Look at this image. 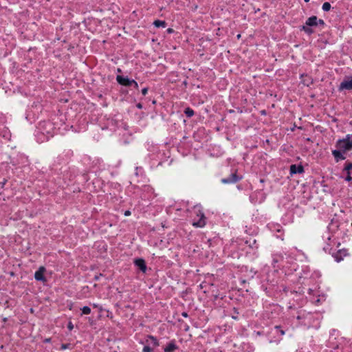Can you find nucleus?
Returning <instances> with one entry per match:
<instances>
[{
    "instance_id": "obj_30",
    "label": "nucleus",
    "mask_w": 352,
    "mask_h": 352,
    "mask_svg": "<svg viewBox=\"0 0 352 352\" xmlns=\"http://www.w3.org/2000/svg\"><path fill=\"white\" fill-rule=\"evenodd\" d=\"M275 329H279V326H276Z\"/></svg>"
},
{
    "instance_id": "obj_20",
    "label": "nucleus",
    "mask_w": 352,
    "mask_h": 352,
    "mask_svg": "<svg viewBox=\"0 0 352 352\" xmlns=\"http://www.w3.org/2000/svg\"><path fill=\"white\" fill-rule=\"evenodd\" d=\"M143 352H153V349L149 346H145L143 349Z\"/></svg>"
},
{
    "instance_id": "obj_16",
    "label": "nucleus",
    "mask_w": 352,
    "mask_h": 352,
    "mask_svg": "<svg viewBox=\"0 0 352 352\" xmlns=\"http://www.w3.org/2000/svg\"><path fill=\"white\" fill-rule=\"evenodd\" d=\"M82 315H88L91 313V309L90 307L87 306L83 307L82 309Z\"/></svg>"
},
{
    "instance_id": "obj_2",
    "label": "nucleus",
    "mask_w": 352,
    "mask_h": 352,
    "mask_svg": "<svg viewBox=\"0 0 352 352\" xmlns=\"http://www.w3.org/2000/svg\"><path fill=\"white\" fill-rule=\"evenodd\" d=\"M193 214L196 215L192 220V226L197 228H203L206 223V217L200 206H196L193 209Z\"/></svg>"
},
{
    "instance_id": "obj_1",
    "label": "nucleus",
    "mask_w": 352,
    "mask_h": 352,
    "mask_svg": "<svg viewBox=\"0 0 352 352\" xmlns=\"http://www.w3.org/2000/svg\"><path fill=\"white\" fill-rule=\"evenodd\" d=\"M331 238V236H327V239L328 241H329V243L327 242V244L324 246L323 250L326 252L331 254L337 262H340L343 259L344 256L347 255V251L344 249L338 250L334 249L333 247L337 243H336L334 240L332 241Z\"/></svg>"
},
{
    "instance_id": "obj_29",
    "label": "nucleus",
    "mask_w": 352,
    "mask_h": 352,
    "mask_svg": "<svg viewBox=\"0 0 352 352\" xmlns=\"http://www.w3.org/2000/svg\"><path fill=\"white\" fill-rule=\"evenodd\" d=\"M93 305H94V307H98V305H96V304H94Z\"/></svg>"
},
{
    "instance_id": "obj_32",
    "label": "nucleus",
    "mask_w": 352,
    "mask_h": 352,
    "mask_svg": "<svg viewBox=\"0 0 352 352\" xmlns=\"http://www.w3.org/2000/svg\"><path fill=\"white\" fill-rule=\"evenodd\" d=\"M309 0H305V2H308Z\"/></svg>"
},
{
    "instance_id": "obj_5",
    "label": "nucleus",
    "mask_w": 352,
    "mask_h": 352,
    "mask_svg": "<svg viewBox=\"0 0 352 352\" xmlns=\"http://www.w3.org/2000/svg\"><path fill=\"white\" fill-rule=\"evenodd\" d=\"M338 89L340 91L344 90H352V76L344 78V79L340 83Z\"/></svg>"
},
{
    "instance_id": "obj_19",
    "label": "nucleus",
    "mask_w": 352,
    "mask_h": 352,
    "mask_svg": "<svg viewBox=\"0 0 352 352\" xmlns=\"http://www.w3.org/2000/svg\"><path fill=\"white\" fill-rule=\"evenodd\" d=\"M352 169V163H347L345 165L344 170L349 173V170Z\"/></svg>"
},
{
    "instance_id": "obj_14",
    "label": "nucleus",
    "mask_w": 352,
    "mask_h": 352,
    "mask_svg": "<svg viewBox=\"0 0 352 352\" xmlns=\"http://www.w3.org/2000/svg\"><path fill=\"white\" fill-rule=\"evenodd\" d=\"M154 25L157 28L166 26V22L164 21L156 20L153 23Z\"/></svg>"
},
{
    "instance_id": "obj_4",
    "label": "nucleus",
    "mask_w": 352,
    "mask_h": 352,
    "mask_svg": "<svg viewBox=\"0 0 352 352\" xmlns=\"http://www.w3.org/2000/svg\"><path fill=\"white\" fill-rule=\"evenodd\" d=\"M116 80L118 82L124 86H134L135 88H138V84L134 80H131L127 77L122 76H117Z\"/></svg>"
},
{
    "instance_id": "obj_13",
    "label": "nucleus",
    "mask_w": 352,
    "mask_h": 352,
    "mask_svg": "<svg viewBox=\"0 0 352 352\" xmlns=\"http://www.w3.org/2000/svg\"><path fill=\"white\" fill-rule=\"evenodd\" d=\"M146 342L148 344H151L153 346H157L159 345L157 340L153 336H148L146 339Z\"/></svg>"
},
{
    "instance_id": "obj_23",
    "label": "nucleus",
    "mask_w": 352,
    "mask_h": 352,
    "mask_svg": "<svg viewBox=\"0 0 352 352\" xmlns=\"http://www.w3.org/2000/svg\"><path fill=\"white\" fill-rule=\"evenodd\" d=\"M73 328H74L73 324L72 322H69V324H68V329L69 330H72Z\"/></svg>"
},
{
    "instance_id": "obj_31",
    "label": "nucleus",
    "mask_w": 352,
    "mask_h": 352,
    "mask_svg": "<svg viewBox=\"0 0 352 352\" xmlns=\"http://www.w3.org/2000/svg\"><path fill=\"white\" fill-rule=\"evenodd\" d=\"M319 22H320V23H323V21H322V20H319Z\"/></svg>"
},
{
    "instance_id": "obj_10",
    "label": "nucleus",
    "mask_w": 352,
    "mask_h": 352,
    "mask_svg": "<svg viewBox=\"0 0 352 352\" xmlns=\"http://www.w3.org/2000/svg\"><path fill=\"white\" fill-rule=\"evenodd\" d=\"M135 264L142 272H144L146 271V265H145V262H144V261L143 259H141V258L136 259L135 261Z\"/></svg>"
},
{
    "instance_id": "obj_15",
    "label": "nucleus",
    "mask_w": 352,
    "mask_h": 352,
    "mask_svg": "<svg viewBox=\"0 0 352 352\" xmlns=\"http://www.w3.org/2000/svg\"><path fill=\"white\" fill-rule=\"evenodd\" d=\"M184 113L186 115V116L188 118H190L194 115V111L189 107H188L185 109Z\"/></svg>"
},
{
    "instance_id": "obj_12",
    "label": "nucleus",
    "mask_w": 352,
    "mask_h": 352,
    "mask_svg": "<svg viewBox=\"0 0 352 352\" xmlns=\"http://www.w3.org/2000/svg\"><path fill=\"white\" fill-rule=\"evenodd\" d=\"M177 349V345L174 342H169L167 346L164 348V352H173Z\"/></svg>"
},
{
    "instance_id": "obj_3",
    "label": "nucleus",
    "mask_w": 352,
    "mask_h": 352,
    "mask_svg": "<svg viewBox=\"0 0 352 352\" xmlns=\"http://www.w3.org/2000/svg\"><path fill=\"white\" fill-rule=\"evenodd\" d=\"M338 149L346 153L352 149V134H348L343 139L338 140L336 142Z\"/></svg>"
},
{
    "instance_id": "obj_9",
    "label": "nucleus",
    "mask_w": 352,
    "mask_h": 352,
    "mask_svg": "<svg viewBox=\"0 0 352 352\" xmlns=\"http://www.w3.org/2000/svg\"><path fill=\"white\" fill-rule=\"evenodd\" d=\"M304 171L302 166L292 165L290 166L291 174L302 173Z\"/></svg>"
},
{
    "instance_id": "obj_22",
    "label": "nucleus",
    "mask_w": 352,
    "mask_h": 352,
    "mask_svg": "<svg viewBox=\"0 0 352 352\" xmlns=\"http://www.w3.org/2000/svg\"><path fill=\"white\" fill-rule=\"evenodd\" d=\"M148 92V89L147 88H144L142 90V93L143 95H146Z\"/></svg>"
},
{
    "instance_id": "obj_7",
    "label": "nucleus",
    "mask_w": 352,
    "mask_h": 352,
    "mask_svg": "<svg viewBox=\"0 0 352 352\" xmlns=\"http://www.w3.org/2000/svg\"><path fill=\"white\" fill-rule=\"evenodd\" d=\"M240 179L239 177L236 176V174L233 173L230 177L227 178H223L221 179V182L223 184H231V183H235L237 181Z\"/></svg>"
},
{
    "instance_id": "obj_28",
    "label": "nucleus",
    "mask_w": 352,
    "mask_h": 352,
    "mask_svg": "<svg viewBox=\"0 0 352 352\" xmlns=\"http://www.w3.org/2000/svg\"><path fill=\"white\" fill-rule=\"evenodd\" d=\"M182 315H183L184 317H186V316H187V314H186V313H183V314H182Z\"/></svg>"
},
{
    "instance_id": "obj_18",
    "label": "nucleus",
    "mask_w": 352,
    "mask_h": 352,
    "mask_svg": "<svg viewBox=\"0 0 352 352\" xmlns=\"http://www.w3.org/2000/svg\"><path fill=\"white\" fill-rule=\"evenodd\" d=\"M311 26H309V25H307L305 24V25H303L302 26V30L307 34H310L313 32V30L312 29L310 28Z\"/></svg>"
},
{
    "instance_id": "obj_25",
    "label": "nucleus",
    "mask_w": 352,
    "mask_h": 352,
    "mask_svg": "<svg viewBox=\"0 0 352 352\" xmlns=\"http://www.w3.org/2000/svg\"><path fill=\"white\" fill-rule=\"evenodd\" d=\"M167 32H168V33H172V32H173V29H171V28H168V29L167 30Z\"/></svg>"
},
{
    "instance_id": "obj_6",
    "label": "nucleus",
    "mask_w": 352,
    "mask_h": 352,
    "mask_svg": "<svg viewBox=\"0 0 352 352\" xmlns=\"http://www.w3.org/2000/svg\"><path fill=\"white\" fill-rule=\"evenodd\" d=\"M45 268L44 267H40L39 269L35 272L34 278L36 280L45 282L46 278L44 276Z\"/></svg>"
},
{
    "instance_id": "obj_26",
    "label": "nucleus",
    "mask_w": 352,
    "mask_h": 352,
    "mask_svg": "<svg viewBox=\"0 0 352 352\" xmlns=\"http://www.w3.org/2000/svg\"><path fill=\"white\" fill-rule=\"evenodd\" d=\"M280 333L281 336H283V335H285V331L280 330Z\"/></svg>"
},
{
    "instance_id": "obj_8",
    "label": "nucleus",
    "mask_w": 352,
    "mask_h": 352,
    "mask_svg": "<svg viewBox=\"0 0 352 352\" xmlns=\"http://www.w3.org/2000/svg\"><path fill=\"white\" fill-rule=\"evenodd\" d=\"M332 155H333L336 162H339L340 160H343L345 159V156L344 155V152L341 150H333L332 151Z\"/></svg>"
},
{
    "instance_id": "obj_17",
    "label": "nucleus",
    "mask_w": 352,
    "mask_h": 352,
    "mask_svg": "<svg viewBox=\"0 0 352 352\" xmlns=\"http://www.w3.org/2000/svg\"><path fill=\"white\" fill-rule=\"evenodd\" d=\"M331 4L329 2H325L322 5V10L325 12L329 11L331 9Z\"/></svg>"
},
{
    "instance_id": "obj_27",
    "label": "nucleus",
    "mask_w": 352,
    "mask_h": 352,
    "mask_svg": "<svg viewBox=\"0 0 352 352\" xmlns=\"http://www.w3.org/2000/svg\"><path fill=\"white\" fill-rule=\"evenodd\" d=\"M61 349H67V346H66L65 344H63V345L61 346Z\"/></svg>"
},
{
    "instance_id": "obj_21",
    "label": "nucleus",
    "mask_w": 352,
    "mask_h": 352,
    "mask_svg": "<svg viewBox=\"0 0 352 352\" xmlns=\"http://www.w3.org/2000/svg\"><path fill=\"white\" fill-rule=\"evenodd\" d=\"M352 179V177L350 176L349 173H347V176L346 177V180L350 182Z\"/></svg>"
},
{
    "instance_id": "obj_11",
    "label": "nucleus",
    "mask_w": 352,
    "mask_h": 352,
    "mask_svg": "<svg viewBox=\"0 0 352 352\" xmlns=\"http://www.w3.org/2000/svg\"><path fill=\"white\" fill-rule=\"evenodd\" d=\"M305 24L309 26H317L318 25V19L316 16H313L308 18L305 22Z\"/></svg>"
},
{
    "instance_id": "obj_24",
    "label": "nucleus",
    "mask_w": 352,
    "mask_h": 352,
    "mask_svg": "<svg viewBox=\"0 0 352 352\" xmlns=\"http://www.w3.org/2000/svg\"><path fill=\"white\" fill-rule=\"evenodd\" d=\"M129 215H131V212L129 210H126L124 212V216L127 217V216H129Z\"/></svg>"
}]
</instances>
